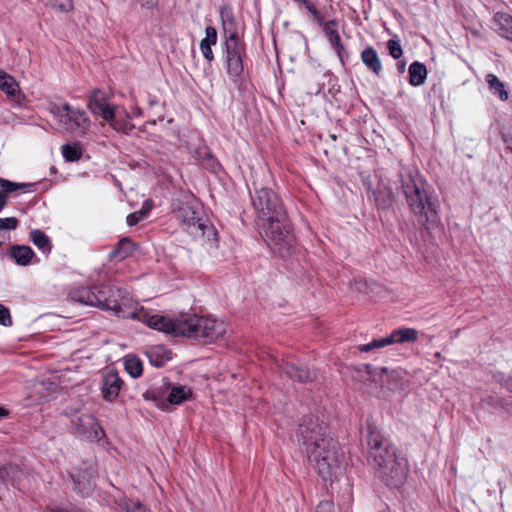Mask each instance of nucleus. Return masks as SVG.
<instances>
[{
	"mask_svg": "<svg viewBox=\"0 0 512 512\" xmlns=\"http://www.w3.org/2000/svg\"><path fill=\"white\" fill-rule=\"evenodd\" d=\"M296 436L308 461L323 480L333 481L342 474L344 453L330 436L329 427L318 416H303Z\"/></svg>",
	"mask_w": 512,
	"mask_h": 512,
	"instance_id": "f257e3e1",
	"label": "nucleus"
},
{
	"mask_svg": "<svg viewBox=\"0 0 512 512\" xmlns=\"http://www.w3.org/2000/svg\"><path fill=\"white\" fill-rule=\"evenodd\" d=\"M399 177L406 203L418 223L426 229L436 227L440 222L439 202L427 182L414 167H402Z\"/></svg>",
	"mask_w": 512,
	"mask_h": 512,
	"instance_id": "f03ea898",
	"label": "nucleus"
},
{
	"mask_svg": "<svg viewBox=\"0 0 512 512\" xmlns=\"http://www.w3.org/2000/svg\"><path fill=\"white\" fill-rule=\"evenodd\" d=\"M366 441L369 449V458L377 469L379 477L387 486L400 487L408 473L406 459L397 456L396 448L374 426H368Z\"/></svg>",
	"mask_w": 512,
	"mask_h": 512,
	"instance_id": "7ed1b4c3",
	"label": "nucleus"
},
{
	"mask_svg": "<svg viewBox=\"0 0 512 512\" xmlns=\"http://www.w3.org/2000/svg\"><path fill=\"white\" fill-rule=\"evenodd\" d=\"M220 19L225 38L223 57L226 72L235 81L244 70L243 58L246 55V45L238 36L237 24L231 8L221 7Z\"/></svg>",
	"mask_w": 512,
	"mask_h": 512,
	"instance_id": "20e7f679",
	"label": "nucleus"
},
{
	"mask_svg": "<svg viewBox=\"0 0 512 512\" xmlns=\"http://www.w3.org/2000/svg\"><path fill=\"white\" fill-rule=\"evenodd\" d=\"M137 317L152 329L204 343L205 316L193 315L172 319L159 314L139 313Z\"/></svg>",
	"mask_w": 512,
	"mask_h": 512,
	"instance_id": "39448f33",
	"label": "nucleus"
},
{
	"mask_svg": "<svg viewBox=\"0 0 512 512\" xmlns=\"http://www.w3.org/2000/svg\"><path fill=\"white\" fill-rule=\"evenodd\" d=\"M257 225L265 243L274 252L282 254L292 247L294 237L286 212L279 215V217L274 216L272 219H267V221H261Z\"/></svg>",
	"mask_w": 512,
	"mask_h": 512,
	"instance_id": "423d86ee",
	"label": "nucleus"
},
{
	"mask_svg": "<svg viewBox=\"0 0 512 512\" xmlns=\"http://www.w3.org/2000/svg\"><path fill=\"white\" fill-rule=\"evenodd\" d=\"M87 106L94 115L100 116L118 132L129 133L134 129V125L128 121V112L124 108L111 106L100 90L92 91Z\"/></svg>",
	"mask_w": 512,
	"mask_h": 512,
	"instance_id": "0eeeda50",
	"label": "nucleus"
},
{
	"mask_svg": "<svg viewBox=\"0 0 512 512\" xmlns=\"http://www.w3.org/2000/svg\"><path fill=\"white\" fill-rule=\"evenodd\" d=\"M50 113L57 120L60 131L76 136H84L91 128V121L86 112L80 108H74L68 103L61 105L52 103L49 106Z\"/></svg>",
	"mask_w": 512,
	"mask_h": 512,
	"instance_id": "6e6552de",
	"label": "nucleus"
},
{
	"mask_svg": "<svg viewBox=\"0 0 512 512\" xmlns=\"http://www.w3.org/2000/svg\"><path fill=\"white\" fill-rule=\"evenodd\" d=\"M251 200L257 223L272 219L274 216L279 217L286 212L281 198L270 188H255Z\"/></svg>",
	"mask_w": 512,
	"mask_h": 512,
	"instance_id": "1a4fd4ad",
	"label": "nucleus"
},
{
	"mask_svg": "<svg viewBox=\"0 0 512 512\" xmlns=\"http://www.w3.org/2000/svg\"><path fill=\"white\" fill-rule=\"evenodd\" d=\"M173 212L180 224L191 234L205 227V219L199 216V204L190 194H182L173 203Z\"/></svg>",
	"mask_w": 512,
	"mask_h": 512,
	"instance_id": "9d476101",
	"label": "nucleus"
},
{
	"mask_svg": "<svg viewBox=\"0 0 512 512\" xmlns=\"http://www.w3.org/2000/svg\"><path fill=\"white\" fill-rule=\"evenodd\" d=\"M71 427L74 434L90 441H98L104 436V430L96 418L88 413L75 415L71 419Z\"/></svg>",
	"mask_w": 512,
	"mask_h": 512,
	"instance_id": "9b49d317",
	"label": "nucleus"
},
{
	"mask_svg": "<svg viewBox=\"0 0 512 512\" xmlns=\"http://www.w3.org/2000/svg\"><path fill=\"white\" fill-rule=\"evenodd\" d=\"M418 339V331L414 328H399L386 337L375 339L370 343L359 345L361 352H370L374 349H380L392 344L415 342Z\"/></svg>",
	"mask_w": 512,
	"mask_h": 512,
	"instance_id": "f8f14e48",
	"label": "nucleus"
},
{
	"mask_svg": "<svg viewBox=\"0 0 512 512\" xmlns=\"http://www.w3.org/2000/svg\"><path fill=\"white\" fill-rule=\"evenodd\" d=\"M96 299L94 300V307H99L103 310H112L116 314L121 312V305L119 302L120 290L109 285H99L94 287Z\"/></svg>",
	"mask_w": 512,
	"mask_h": 512,
	"instance_id": "ddd939ff",
	"label": "nucleus"
},
{
	"mask_svg": "<svg viewBox=\"0 0 512 512\" xmlns=\"http://www.w3.org/2000/svg\"><path fill=\"white\" fill-rule=\"evenodd\" d=\"M356 374L354 377L360 381H377V378L380 379L381 385L387 384L390 379H396L400 376V373L396 370H388L385 367L382 368H373L369 364H363L355 370Z\"/></svg>",
	"mask_w": 512,
	"mask_h": 512,
	"instance_id": "4468645a",
	"label": "nucleus"
},
{
	"mask_svg": "<svg viewBox=\"0 0 512 512\" xmlns=\"http://www.w3.org/2000/svg\"><path fill=\"white\" fill-rule=\"evenodd\" d=\"M123 386V380L120 378L117 372L108 371L103 375L102 379V395L106 401H114Z\"/></svg>",
	"mask_w": 512,
	"mask_h": 512,
	"instance_id": "2eb2a0df",
	"label": "nucleus"
},
{
	"mask_svg": "<svg viewBox=\"0 0 512 512\" xmlns=\"http://www.w3.org/2000/svg\"><path fill=\"white\" fill-rule=\"evenodd\" d=\"M204 328V344L212 343L222 337L226 332V325L223 321H219L212 317H206L203 323Z\"/></svg>",
	"mask_w": 512,
	"mask_h": 512,
	"instance_id": "dca6fc26",
	"label": "nucleus"
},
{
	"mask_svg": "<svg viewBox=\"0 0 512 512\" xmlns=\"http://www.w3.org/2000/svg\"><path fill=\"white\" fill-rule=\"evenodd\" d=\"M163 387L169 389L167 401L172 405H179L192 397V390L185 385L171 386L170 383L164 382Z\"/></svg>",
	"mask_w": 512,
	"mask_h": 512,
	"instance_id": "f3484780",
	"label": "nucleus"
},
{
	"mask_svg": "<svg viewBox=\"0 0 512 512\" xmlns=\"http://www.w3.org/2000/svg\"><path fill=\"white\" fill-rule=\"evenodd\" d=\"M218 39L217 30L213 26L205 28V37L200 41V51L203 57L208 61L214 60L212 46L216 45Z\"/></svg>",
	"mask_w": 512,
	"mask_h": 512,
	"instance_id": "a211bd4d",
	"label": "nucleus"
},
{
	"mask_svg": "<svg viewBox=\"0 0 512 512\" xmlns=\"http://www.w3.org/2000/svg\"><path fill=\"white\" fill-rule=\"evenodd\" d=\"M146 356L153 366L162 367L172 358V353L163 345H155L146 350Z\"/></svg>",
	"mask_w": 512,
	"mask_h": 512,
	"instance_id": "6ab92c4d",
	"label": "nucleus"
},
{
	"mask_svg": "<svg viewBox=\"0 0 512 512\" xmlns=\"http://www.w3.org/2000/svg\"><path fill=\"white\" fill-rule=\"evenodd\" d=\"M283 369L290 379L300 383L312 381L315 377L314 372L295 363H286Z\"/></svg>",
	"mask_w": 512,
	"mask_h": 512,
	"instance_id": "aec40b11",
	"label": "nucleus"
},
{
	"mask_svg": "<svg viewBox=\"0 0 512 512\" xmlns=\"http://www.w3.org/2000/svg\"><path fill=\"white\" fill-rule=\"evenodd\" d=\"M73 477L74 482V490L81 495L82 497L89 496L94 488V483L92 479V473L83 472L78 473Z\"/></svg>",
	"mask_w": 512,
	"mask_h": 512,
	"instance_id": "412c9836",
	"label": "nucleus"
},
{
	"mask_svg": "<svg viewBox=\"0 0 512 512\" xmlns=\"http://www.w3.org/2000/svg\"><path fill=\"white\" fill-rule=\"evenodd\" d=\"M323 26V31L325 36L327 37L331 46L335 49L337 54L340 56L341 51L344 49L340 35L337 31V22L335 20H330L321 24Z\"/></svg>",
	"mask_w": 512,
	"mask_h": 512,
	"instance_id": "4be33fe9",
	"label": "nucleus"
},
{
	"mask_svg": "<svg viewBox=\"0 0 512 512\" xmlns=\"http://www.w3.org/2000/svg\"><path fill=\"white\" fill-rule=\"evenodd\" d=\"M114 503L122 512H150L149 508L138 499H129L122 495L114 498Z\"/></svg>",
	"mask_w": 512,
	"mask_h": 512,
	"instance_id": "5701e85b",
	"label": "nucleus"
},
{
	"mask_svg": "<svg viewBox=\"0 0 512 512\" xmlns=\"http://www.w3.org/2000/svg\"><path fill=\"white\" fill-rule=\"evenodd\" d=\"M10 256L20 266H27L35 257L34 251L26 245H14L10 249Z\"/></svg>",
	"mask_w": 512,
	"mask_h": 512,
	"instance_id": "b1692460",
	"label": "nucleus"
},
{
	"mask_svg": "<svg viewBox=\"0 0 512 512\" xmlns=\"http://www.w3.org/2000/svg\"><path fill=\"white\" fill-rule=\"evenodd\" d=\"M363 64L374 74L379 75L382 70L381 60L373 47H366L361 53Z\"/></svg>",
	"mask_w": 512,
	"mask_h": 512,
	"instance_id": "393cba45",
	"label": "nucleus"
},
{
	"mask_svg": "<svg viewBox=\"0 0 512 512\" xmlns=\"http://www.w3.org/2000/svg\"><path fill=\"white\" fill-rule=\"evenodd\" d=\"M494 22L498 34L512 41V16L498 12L494 16Z\"/></svg>",
	"mask_w": 512,
	"mask_h": 512,
	"instance_id": "a878e982",
	"label": "nucleus"
},
{
	"mask_svg": "<svg viewBox=\"0 0 512 512\" xmlns=\"http://www.w3.org/2000/svg\"><path fill=\"white\" fill-rule=\"evenodd\" d=\"M69 298L73 302H77L87 306H94V300L96 299L94 288L80 287L73 289L69 293Z\"/></svg>",
	"mask_w": 512,
	"mask_h": 512,
	"instance_id": "bb28decb",
	"label": "nucleus"
},
{
	"mask_svg": "<svg viewBox=\"0 0 512 512\" xmlns=\"http://www.w3.org/2000/svg\"><path fill=\"white\" fill-rule=\"evenodd\" d=\"M0 89L11 98L20 94V88L16 80L3 70H0Z\"/></svg>",
	"mask_w": 512,
	"mask_h": 512,
	"instance_id": "cd10ccee",
	"label": "nucleus"
},
{
	"mask_svg": "<svg viewBox=\"0 0 512 512\" xmlns=\"http://www.w3.org/2000/svg\"><path fill=\"white\" fill-rule=\"evenodd\" d=\"M409 83L412 86L422 85L427 78V69L423 63L418 61L413 62L408 69Z\"/></svg>",
	"mask_w": 512,
	"mask_h": 512,
	"instance_id": "c85d7f7f",
	"label": "nucleus"
},
{
	"mask_svg": "<svg viewBox=\"0 0 512 512\" xmlns=\"http://www.w3.org/2000/svg\"><path fill=\"white\" fill-rule=\"evenodd\" d=\"M486 82L489 90L496 95L500 100L506 101L509 98L508 91L506 90L504 82H502L496 75L487 74Z\"/></svg>",
	"mask_w": 512,
	"mask_h": 512,
	"instance_id": "c756f323",
	"label": "nucleus"
},
{
	"mask_svg": "<svg viewBox=\"0 0 512 512\" xmlns=\"http://www.w3.org/2000/svg\"><path fill=\"white\" fill-rule=\"evenodd\" d=\"M134 250V243L128 237L122 238L118 246L109 254L111 259L123 260L132 254Z\"/></svg>",
	"mask_w": 512,
	"mask_h": 512,
	"instance_id": "7c9ffc66",
	"label": "nucleus"
},
{
	"mask_svg": "<svg viewBox=\"0 0 512 512\" xmlns=\"http://www.w3.org/2000/svg\"><path fill=\"white\" fill-rule=\"evenodd\" d=\"M30 240L43 253L48 254L52 249L51 240L41 230L35 229L30 232Z\"/></svg>",
	"mask_w": 512,
	"mask_h": 512,
	"instance_id": "2f4dec72",
	"label": "nucleus"
},
{
	"mask_svg": "<svg viewBox=\"0 0 512 512\" xmlns=\"http://www.w3.org/2000/svg\"><path fill=\"white\" fill-rule=\"evenodd\" d=\"M204 229H201L197 232V230H194V232L191 233L194 237H203L206 238L207 241L210 243V246L213 248H217L218 246V239H217V231L215 228L208 223L207 220H205V227Z\"/></svg>",
	"mask_w": 512,
	"mask_h": 512,
	"instance_id": "473e14b6",
	"label": "nucleus"
},
{
	"mask_svg": "<svg viewBox=\"0 0 512 512\" xmlns=\"http://www.w3.org/2000/svg\"><path fill=\"white\" fill-rule=\"evenodd\" d=\"M124 364L127 373L131 377L137 378L141 376L143 372V366L141 360L138 357L135 355H127L124 358Z\"/></svg>",
	"mask_w": 512,
	"mask_h": 512,
	"instance_id": "72a5a7b5",
	"label": "nucleus"
},
{
	"mask_svg": "<svg viewBox=\"0 0 512 512\" xmlns=\"http://www.w3.org/2000/svg\"><path fill=\"white\" fill-rule=\"evenodd\" d=\"M62 155L67 161H77L82 157L83 150L80 142L64 144L61 148Z\"/></svg>",
	"mask_w": 512,
	"mask_h": 512,
	"instance_id": "f704fd0d",
	"label": "nucleus"
},
{
	"mask_svg": "<svg viewBox=\"0 0 512 512\" xmlns=\"http://www.w3.org/2000/svg\"><path fill=\"white\" fill-rule=\"evenodd\" d=\"M375 202L379 208H387L393 202V193L389 188L383 187L373 192Z\"/></svg>",
	"mask_w": 512,
	"mask_h": 512,
	"instance_id": "c9c22d12",
	"label": "nucleus"
},
{
	"mask_svg": "<svg viewBox=\"0 0 512 512\" xmlns=\"http://www.w3.org/2000/svg\"><path fill=\"white\" fill-rule=\"evenodd\" d=\"M29 184H18L12 181L0 178V199L7 200V196L9 193L15 192L17 190H24L28 188Z\"/></svg>",
	"mask_w": 512,
	"mask_h": 512,
	"instance_id": "e433bc0d",
	"label": "nucleus"
},
{
	"mask_svg": "<svg viewBox=\"0 0 512 512\" xmlns=\"http://www.w3.org/2000/svg\"><path fill=\"white\" fill-rule=\"evenodd\" d=\"M18 219L15 217L0 218V243L9 239L8 231L18 227Z\"/></svg>",
	"mask_w": 512,
	"mask_h": 512,
	"instance_id": "4c0bfd02",
	"label": "nucleus"
},
{
	"mask_svg": "<svg viewBox=\"0 0 512 512\" xmlns=\"http://www.w3.org/2000/svg\"><path fill=\"white\" fill-rule=\"evenodd\" d=\"M387 48H388L389 54L394 59H399L402 56V54H403L402 47H401L400 42L398 40L390 39L387 42Z\"/></svg>",
	"mask_w": 512,
	"mask_h": 512,
	"instance_id": "58836bf2",
	"label": "nucleus"
},
{
	"mask_svg": "<svg viewBox=\"0 0 512 512\" xmlns=\"http://www.w3.org/2000/svg\"><path fill=\"white\" fill-rule=\"evenodd\" d=\"M296 2L303 4L305 8L313 15L314 19L318 24L323 23V16L319 13L316 7L310 0H295Z\"/></svg>",
	"mask_w": 512,
	"mask_h": 512,
	"instance_id": "ea45409f",
	"label": "nucleus"
},
{
	"mask_svg": "<svg viewBox=\"0 0 512 512\" xmlns=\"http://www.w3.org/2000/svg\"><path fill=\"white\" fill-rule=\"evenodd\" d=\"M0 324L6 327L12 325L10 311L2 304H0Z\"/></svg>",
	"mask_w": 512,
	"mask_h": 512,
	"instance_id": "a19ab883",
	"label": "nucleus"
},
{
	"mask_svg": "<svg viewBox=\"0 0 512 512\" xmlns=\"http://www.w3.org/2000/svg\"><path fill=\"white\" fill-rule=\"evenodd\" d=\"M53 7L60 12H68L72 9V3L70 0H63L61 2L55 1Z\"/></svg>",
	"mask_w": 512,
	"mask_h": 512,
	"instance_id": "79ce46f5",
	"label": "nucleus"
},
{
	"mask_svg": "<svg viewBox=\"0 0 512 512\" xmlns=\"http://www.w3.org/2000/svg\"><path fill=\"white\" fill-rule=\"evenodd\" d=\"M141 220H143V213H138V212H134V213H131L127 216V224L129 226H134L136 225L138 222H140Z\"/></svg>",
	"mask_w": 512,
	"mask_h": 512,
	"instance_id": "37998d69",
	"label": "nucleus"
},
{
	"mask_svg": "<svg viewBox=\"0 0 512 512\" xmlns=\"http://www.w3.org/2000/svg\"><path fill=\"white\" fill-rule=\"evenodd\" d=\"M316 512H333V504L329 501H322L318 504Z\"/></svg>",
	"mask_w": 512,
	"mask_h": 512,
	"instance_id": "c03bdc74",
	"label": "nucleus"
},
{
	"mask_svg": "<svg viewBox=\"0 0 512 512\" xmlns=\"http://www.w3.org/2000/svg\"><path fill=\"white\" fill-rule=\"evenodd\" d=\"M152 205L149 201H145L142 208L137 211L138 213H143V219L148 215V213L151 211Z\"/></svg>",
	"mask_w": 512,
	"mask_h": 512,
	"instance_id": "a18cd8bd",
	"label": "nucleus"
},
{
	"mask_svg": "<svg viewBox=\"0 0 512 512\" xmlns=\"http://www.w3.org/2000/svg\"><path fill=\"white\" fill-rule=\"evenodd\" d=\"M503 385L510 391H512V373L505 379Z\"/></svg>",
	"mask_w": 512,
	"mask_h": 512,
	"instance_id": "49530a36",
	"label": "nucleus"
},
{
	"mask_svg": "<svg viewBox=\"0 0 512 512\" xmlns=\"http://www.w3.org/2000/svg\"><path fill=\"white\" fill-rule=\"evenodd\" d=\"M142 6L153 7L156 4V0H139Z\"/></svg>",
	"mask_w": 512,
	"mask_h": 512,
	"instance_id": "de8ad7c7",
	"label": "nucleus"
},
{
	"mask_svg": "<svg viewBox=\"0 0 512 512\" xmlns=\"http://www.w3.org/2000/svg\"><path fill=\"white\" fill-rule=\"evenodd\" d=\"M133 114L137 117L141 116L142 115V111L140 108L136 107L134 110H133Z\"/></svg>",
	"mask_w": 512,
	"mask_h": 512,
	"instance_id": "09e8293b",
	"label": "nucleus"
},
{
	"mask_svg": "<svg viewBox=\"0 0 512 512\" xmlns=\"http://www.w3.org/2000/svg\"><path fill=\"white\" fill-rule=\"evenodd\" d=\"M404 70H405V63H399V64H398V71H399L400 73H403V72H404Z\"/></svg>",
	"mask_w": 512,
	"mask_h": 512,
	"instance_id": "8fccbe9b",
	"label": "nucleus"
},
{
	"mask_svg": "<svg viewBox=\"0 0 512 512\" xmlns=\"http://www.w3.org/2000/svg\"><path fill=\"white\" fill-rule=\"evenodd\" d=\"M7 200H1L0 199V212L3 210V208L6 206Z\"/></svg>",
	"mask_w": 512,
	"mask_h": 512,
	"instance_id": "3c124183",
	"label": "nucleus"
},
{
	"mask_svg": "<svg viewBox=\"0 0 512 512\" xmlns=\"http://www.w3.org/2000/svg\"><path fill=\"white\" fill-rule=\"evenodd\" d=\"M7 414H8V413H7V411H6L5 409L0 408V417H4V416H6Z\"/></svg>",
	"mask_w": 512,
	"mask_h": 512,
	"instance_id": "603ef678",
	"label": "nucleus"
},
{
	"mask_svg": "<svg viewBox=\"0 0 512 512\" xmlns=\"http://www.w3.org/2000/svg\"><path fill=\"white\" fill-rule=\"evenodd\" d=\"M482 403H489V399L482 400Z\"/></svg>",
	"mask_w": 512,
	"mask_h": 512,
	"instance_id": "864d4df0",
	"label": "nucleus"
}]
</instances>
